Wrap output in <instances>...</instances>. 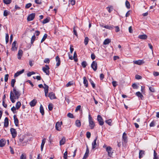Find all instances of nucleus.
Masks as SVG:
<instances>
[{"label":"nucleus","mask_w":159,"mask_h":159,"mask_svg":"<svg viewBox=\"0 0 159 159\" xmlns=\"http://www.w3.org/2000/svg\"><path fill=\"white\" fill-rule=\"evenodd\" d=\"M21 95L20 92L15 87L13 89V91H11L10 93V99L12 103L15 102V99H18Z\"/></svg>","instance_id":"1"},{"label":"nucleus","mask_w":159,"mask_h":159,"mask_svg":"<svg viewBox=\"0 0 159 159\" xmlns=\"http://www.w3.org/2000/svg\"><path fill=\"white\" fill-rule=\"evenodd\" d=\"M25 136L23 135L20 134L19 136L18 141V145L22 146H24L26 144V143L27 141L25 140Z\"/></svg>","instance_id":"2"},{"label":"nucleus","mask_w":159,"mask_h":159,"mask_svg":"<svg viewBox=\"0 0 159 159\" xmlns=\"http://www.w3.org/2000/svg\"><path fill=\"white\" fill-rule=\"evenodd\" d=\"M89 125L91 129H93L95 127V125L93 119L91 117L90 115H89Z\"/></svg>","instance_id":"3"},{"label":"nucleus","mask_w":159,"mask_h":159,"mask_svg":"<svg viewBox=\"0 0 159 159\" xmlns=\"http://www.w3.org/2000/svg\"><path fill=\"white\" fill-rule=\"evenodd\" d=\"M127 136L125 132H124L123 134L122 137V141L123 144H126L127 142Z\"/></svg>","instance_id":"4"},{"label":"nucleus","mask_w":159,"mask_h":159,"mask_svg":"<svg viewBox=\"0 0 159 159\" xmlns=\"http://www.w3.org/2000/svg\"><path fill=\"white\" fill-rule=\"evenodd\" d=\"M106 150L108 152V155L110 157H111L113 152L112 151V148L110 146H108L106 148Z\"/></svg>","instance_id":"5"},{"label":"nucleus","mask_w":159,"mask_h":159,"mask_svg":"<svg viewBox=\"0 0 159 159\" xmlns=\"http://www.w3.org/2000/svg\"><path fill=\"white\" fill-rule=\"evenodd\" d=\"M97 120L100 125H103L104 122L102 117L100 115H98V116Z\"/></svg>","instance_id":"6"},{"label":"nucleus","mask_w":159,"mask_h":159,"mask_svg":"<svg viewBox=\"0 0 159 159\" xmlns=\"http://www.w3.org/2000/svg\"><path fill=\"white\" fill-rule=\"evenodd\" d=\"M49 67L47 65H45V67H43L42 70L47 75H49Z\"/></svg>","instance_id":"7"},{"label":"nucleus","mask_w":159,"mask_h":159,"mask_svg":"<svg viewBox=\"0 0 159 159\" xmlns=\"http://www.w3.org/2000/svg\"><path fill=\"white\" fill-rule=\"evenodd\" d=\"M62 125V122H57L56 124L55 127L56 129L58 131H60L61 129V126Z\"/></svg>","instance_id":"8"},{"label":"nucleus","mask_w":159,"mask_h":159,"mask_svg":"<svg viewBox=\"0 0 159 159\" xmlns=\"http://www.w3.org/2000/svg\"><path fill=\"white\" fill-rule=\"evenodd\" d=\"M91 67L93 69L94 71H96L97 70V62L95 61H93L91 65Z\"/></svg>","instance_id":"9"},{"label":"nucleus","mask_w":159,"mask_h":159,"mask_svg":"<svg viewBox=\"0 0 159 159\" xmlns=\"http://www.w3.org/2000/svg\"><path fill=\"white\" fill-rule=\"evenodd\" d=\"M10 132L13 138H15L17 135V132L16 129L13 128L10 129Z\"/></svg>","instance_id":"10"},{"label":"nucleus","mask_w":159,"mask_h":159,"mask_svg":"<svg viewBox=\"0 0 159 159\" xmlns=\"http://www.w3.org/2000/svg\"><path fill=\"white\" fill-rule=\"evenodd\" d=\"M35 14L34 13H31L27 17V20L28 21H30L33 20L35 17Z\"/></svg>","instance_id":"11"},{"label":"nucleus","mask_w":159,"mask_h":159,"mask_svg":"<svg viewBox=\"0 0 159 159\" xmlns=\"http://www.w3.org/2000/svg\"><path fill=\"white\" fill-rule=\"evenodd\" d=\"M133 62L134 64L140 65L144 63V61L143 60H138L137 61H134Z\"/></svg>","instance_id":"12"},{"label":"nucleus","mask_w":159,"mask_h":159,"mask_svg":"<svg viewBox=\"0 0 159 159\" xmlns=\"http://www.w3.org/2000/svg\"><path fill=\"white\" fill-rule=\"evenodd\" d=\"M14 122L15 125L18 127L19 126V120L16 115H14L13 116Z\"/></svg>","instance_id":"13"},{"label":"nucleus","mask_w":159,"mask_h":159,"mask_svg":"<svg viewBox=\"0 0 159 159\" xmlns=\"http://www.w3.org/2000/svg\"><path fill=\"white\" fill-rule=\"evenodd\" d=\"M12 50L13 51H16L17 50V47L16 46V42L14 41L12 43V48H11Z\"/></svg>","instance_id":"14"},{"label":"nucleus","mask_w":159,"mask_h":159,"mask_svg":"<svg viewBox=\"0 0 159 159\" xmlns=\"http://www.w3.org/2000/svg\"><path fill=\"white\" fill-rule=\"evenodd\" d=\"M97 138L98 136H97L95 139L94 140L93 142L92 143V148L93 149H94L97 146L96 141Z\"/></svg>","instance_id":"15"},{"label":"nucleus","mask_w":159,"mask_h":159,"mask_svg":"<svg viewBox=\"0 0 159 159\" xmlns=\"http://www.w3.org/2000/svg\"><path fill=\"white\" fill-rule=\"evenodd\" d=\"M48 97L51 100L56 98L55 93L53 92H51L49 93Z\"/></svg>","instance_id":"16"},{"label":"nucleus","mask_w":159,"mask_h":159,"mask_svg":"<svg viewBox=\"0 0 159 159\" xmlns=\"http://www.w3.org/2000/svg\"><path fill=\"white\" fill-rule=\"evenodd\" d=\"M6 141L4 139H2L0 140V147H2L4 146Z\"/></svg>","instance_id":"17"},{"label":"nucleus","mask_w":159,"mask_h":159,"mask_svg":"<svg viewBox=\"0 0 159 159\" xmlns=\"http://www.w3.org/2000/svg\"><path fill=\"white\" fill-rule=\"evenodd\" d=\"M24 70L22 69V70L17 72L16 73H15L14 75V77H16L21 74L24 72Z\"/></svg>","instance_id":"18"},{"label":"nucleus","mask_w":159,"mask_h":159,"mask_svg":"<svg viewBox=\"0 0 159 159\" xmlns=\"http://www.w3.org/2000/svg\"><path fill=\"white\" fill-rule=\"evenodd\" d=\"M23 54V51L22 50L20 49L18 51L17 54V58L19 59H21Z\"/></svg>","instance_id":"19"},{"label":"nucleus","mask_w":159,"mask_h":159,"mask_svg":"<svg viewBox=\"0 0 159 159\" xmlns=\"http://www.w3.org/2000/svg\"><path fill=\"white\" fill-rule=\"evenodd\" d=\"M145 155V151L143 150H140L139 153V158H142Z\"/></svg>","instance_id":"20"},{"label":"nucleus","mask_w":159,"mask_h":159,"mask_svg":"<svg viewBox=\"0 0 159 159\" xmlns=\"http://www.w3.org/2000/svg\"><path fill=\"white\" fill-rule=\"evenodd\" d=\"M36 103V100L35 99H34L30 102V104L31 107H34Z\"/></svg>","instance_id":"21"},{"label":"nucleus","mask_w":159,"mask_h":159,"mask_svg":"<svg viewBox=\"0 0 159 159\" xmlns=\"http://www.w3.org/2000/svg\"><path fill=\"white\" fill-rule=\"evenodd\" d=\"M9 125L8 119L7 117H6L4 119V126L6 127L8 126Z\"/></svg>","instance_id":"22"},{"label":"nucleus","mask_w":159,"mask_h":159,"mask_svg":"<svg viewBox=\"0 0 159 159\" xmlns=\"http://www.w3.org/2000/svg\"><path fill=\"white\" fill-rule=\"evenodd\" d=\"M56 61L57 62L56 64V66H58L60 65L61 63L60 59L58 56H57L56 57Z\"/></svg>","instance_id":"23"},{"label":"nucleus","mask_w":159,"mask_h":159,"mask_svg":"<svg viewBox=\"0 0 159 159\" xmlns=\"http://www.w3.org/2000/svg\"><path fill=\"white\" fill-rule=\"evenodd\" d=\"M66 141V139L64 137H63L60 141V145H61L65 144Z\"/></svg>","instance_id":"24"},{"label":"nucleus","mask_w":159,"mask_h":159,"mask_svg":"<svg viewBox=\"0 0 159 159\" xmlns=\"http://www.w3.org/2000/svg\"><path fill=\"white\" fill-rule=\"evenodd\" d=\"M83 79L84 80L83 83L86 86V87H87L88 86V81L87 80L85 76L83 78Z\"/></svg>","instance_id":"25"},{"label":"nucleus","mask_w":159,"mask_h":159,"mask_svg":"<svg viewBox=\"0 0 159 159\" xmlns=\"http://www.w3.org/2000/svg\"><path fill=\"white\" fill-rule=\"evenodd\" d=\"M139 38L142 39H146L147 38V36L146 34H143L139 36Z\"/></svg>","instance_id":"26"},{"label":"nucleus","mask_w":159,"mask_h":159,"mask_svg":"<svg viewBox=\"0 0 159 159\" xmlns=\"http://www.w3.org/2000/svg\"><path fill=\"white\" fill-rule=\"evenodd\" d=\"M46 142V139H44L42 141V143L41 145V151H43L44 145Z\"/></svg>","instance_id":"27"},{"label":"nucleus","mask_w":159,"mask_h":159,"mask_svg":"<svg viewBox=\"0 0 159 159\" xmlns=\"http://www.w3.org/2000/svg\"><path fill=\"white\" fill-rule=\"evenodd\" d=\"M75 124L76 126L78 127H80L81 125L80 121L79 120H77L75 121Z\"/></svg>","instance_id":"28"},{"label":"nucleus","mask_w":159,"mask_h":159,"mask_svg":"<svg viewBox=\"0 0 159 159\" xmlns=\"http://www.w3.org/2000/svg\"><path fill=\"white\" fill-rule=\"evenodd\" d=\"M44 87L43 88L44 89V91L45 93H48V88L49 87L48 85H47L46 84H44Z\"/></svg>","instance_id":"29"},{"label":"nucleus","mask_w":159,"mask_h":159,"mask_svg":"<svg viewBox=\"0 0 159 159\" xmlns=\"http://www.w3.org/2000/svg\"><path fill=\"white\" fill-rule=\"evenodd\" d=\"M40 111L42 115H44V110L42 105H40Z\"/></svg>","instance_id":"30"},{"label":"nucleus","mask_w":159,"mask_h":159,"mask_svg":"<svg viewBox=\"0 0 159 159\" xmlns=\"http://www.w3.org/2000/svg\"><path fill=\"white\" fill-rule=\"evenodd\" d=\"M111 42V40L109 39H106L103 42V44L104 45H107L108 44Z\"/></svg>","instance_id":"31"},{"label":"nucleus","mask_w":159,"mask_h":159,"mask_svg":"<svg viewBox=\"0 0 159 159\" xmlns=\"http://www.w3.org/2000/svg\"><path fill=\"white\" fill-rule=\"evenodd\" d=\"M136 95L138 96L139 97L141 98V99H142L143 96L141 93L139 92H138L136 93Z\"/></svg>","instance_id":"32"},{"label":"nucleus","mask_w":159,"mask_h":159,"mask_svg":"<svg viewBox=\"0 0 159 159\" xmlns=\"http://www.w3.org/2000/svg\"><path fill=\"white\" fill-rule=\"evenodd\" d=\"M21 103L20 102H18L16 104V109H18L21 106Z\"/></svg>","instance_id":"33"},{"label":"nucleus","mask_w":159,"mask_h":159,"mask_svg":"<svg viewBox=\"0 0 159 159\" xmlns=\"http://www.w3.org/2000/svg\"><path fill=\"white\" fill-rule=\"evenodd\" d=\"M47 36H48L47 34H44L43 36V37L42 39H41V43H43L45 40V39H46Z\"/></svg>","instance_id":"34"},{"label":"nucleus","mask_w":159,"mask_h":159,"mask_svg":"<svg viewBox=\"0 0 159 159\" xmlns=\"http://www.w3.org/2000/svg\"><path fill=\"white\" fill-rule=\"evenodd\" d=\"M107 9L108 11L110 13L113 10V8L112 6H110L107 7Z\"/></svg>","instance_id":"35"},{"label":"nucleus","mask_w":159,"mask_h":159,"mask_svg":"<svg viewBox=\"0 0 159 159\" xmlns=\"http://www.w3.org/2000/svg\"><path fill=\"white\" fill-rule=\"evenodd\" d=\"M16 80L14 79H12L11 80V86L14 88H15L14 87V84L16 82Z\"/></svg>","instance_id":"36"},{"label":"nucleus","mask_w":159,"mask_h":159,"mask_svg":"<svg viewBox=\"0 0 159 159\" xmlns=\"http://www.w3.org/2000/svg\"><path fill=\"white\" fill-rule=\"evenodd\" d=\"M125 4L126 7L127 8L129 9L130 8V3L128 1H126L125 2Z\"/></svg>","instance_id":"37"},{"label":"nucleus","mask_w":159,"mask_h":159,"mask_svg":"<svg viewBox=\"0 0 159 159\" xmlns=\"http://www.w3.org/2000/svg\"><path fill=\"white\" fill-rule=\"evenodd\" d=\"M89 39L88 37H86L85 38L84 40V43L85 45H87L89 42Z\"/></svg>","instance_id":"38"},{"label":"nucleus","mask_w":159,"mask_h":159,"mask_svg":"<svg viewBox=\"0 0 159 159\" xmlns=\"http://www.w3.org/2000/svg\"><path fill=\"white\" fill-rule=\"evenodd\" d=\"M36 38L35 36V35H34L31 38V44H33L34 41H35Z\"/></svg>","instance_id":"39"},{"label":"nucleus","mask_w":159,"mask_h":159,"mask_svg":"<svg viewBox=\"0 0 159 159\" xmlns=\"http://www.w3.org/2000/svg\"><path fill=\"white\" fill-rule=\"evenodd\" d=\"M3 2L6 4H10L11 1V0H3Z\"/></svg>","instance_id":"40"},{"label":"nucleus","mask_w":159,"mask_h":159,"mask_svg":"<svg viewBox=\"0 0 159 159\" xmlns=\"http://www.w3.org/2000/svg\"><path fill=\"white\" fill-rule=\"evenodd\" d=\"M157 153L156 152V151L154 150V159H158V157L157 156Z\"/></svg>","instance_id":"41"},{"label":"nucleus","mask_w":159,"mask_h":159,"mask_svg":"<svg viewBox=\"0 0 159 159\" xmlns=\"http://www.w3.org/2000/svg\"><path fill=\"white\" fill-rule=\"evenodd\" d=\"M9 36L8 34H6V43H7L9 41Z\"/></svg>","instance_id":"42"},{"label":"nucleus","mask_w":159,"mask_h":159,"mask_svg":"<svg viewBox=\"0 0 159 159\" xmlns=\"http://www.w3.org/2000/svg\"><path fill=\"white\" fill-rule=\"evenodd\" d=\"M81 65L84 68L86 67L87 64L85 61H83L81 63Z\"/></svg>","instance_id":"43"},{"label":"nucleus","mask_w":159,"mask_h":159,"mask_svg":"<svg viewBox=\"0 0 159 159\" xmlns=\"http://www.w3.org/2000/svg\"><path fill=\"white\" fill-rule=\"evenodd\" d=\"M111 119L106 120L105 121V122L108 124L109 125H111Z\"/></svg>","instance_id":"44"},{"label":"nucleus","mask_w":159,"mask_h":159,"mask_svg":"<svg viewBox=\"0 0 159 159\" xmlns=\"http://www.w3.org/2000/svg\"><path fill=\"white\" fill-rule=\"evenodd\" d=\"M20 159H26L25 155L24 153H23L20 157Z\"/></svg>","instance_id":"45"},{"label":"nucleus","mask_w":159,"mask_h":159,"mask_svg":"<svg viewBox=\"0 0 159 159\" xmlns=\"http://www.w3.org/2000/svg\"><path fill=\"white\" fill-rule=\"evenodd\" d=\"M67 116L68 117L70 118H74V116H73V114H72L70 113H69L67 114Z\"/></svg>","instance_id":"46"},{"label":"nucleus","mask_w":159,"mask_h":159,"mask_svg":"<svg viewBox=\"0 0 159 159\" xmlns=\"http://www.w3.org/2000/svg\"><path fill=\"white\" fill-rule=\"evenodd\" d=\"M35 74V73L33 71L30 72H29L27 74V75L28 77L32 75Z\"/></svg>","instance_id":"47"},{"label":"nucleus","mask_w":159,"mask_h":159,"mask_svg":"<svg viewBox=\"0 0 159 159\" xmlns=\"http://www.w3.org/2000/svg\"><path fill=\"white\" fill-rule=\"evenodd\" d=\"M48 108L49 111H51L52 109L53 106L52 104H49L48 106Z\"/></svg>","instance_id":"48"},{"label":"nucleus","mask_w":159,"mask_h":159,"mask_svg":"<svg viewBox=\"0 0 159 159\" xmlns=\"http://www.w3.org/2000/svg\"><path fill=\"white\" fill-rule=\"evenodd\" d=\"M31 5L32 4L30 3H27L26 5L25 8H29L31 6Z\"/></svg>","instance_id":"49"},{"label":"nucleus","mask_w":159,"mask_h":159,"mask_svg":"<svg viewBox=\"0 0 159 159\" xmlns=\"http://www.w3.org/2000/svg\"><path fill=\"white\" fill-rule=\"evenodd\" d=\"M149 90L152 92H155V89H154V88L152 86H150L149 87Z\"/></svg>","instance_id":"50"},{"label":"nucleus","mask_w":159,"mask_h":159,"mask_svg":"<svg viewBox=\"0 0 159 159\" xmlns=\"http://www.w3.org/2000/svg\"><path fill=\"white\" fill-rule=\"evenodd\" d=\"M8 14V12L6 10H5L3 13V16H7Z\"/></svg>","instance_id":"51"},{"label":"nucleus","mask_w":159,"mask_h":159,"mask_svg":"<svg viewBox=\"0 0 159 159\" xmlns=\"http://www.w3.org/2000/svg\"><path fill=\"white\" fill-rule=\"evenodd\" d=\"M67 152L66 151L64 154V158L65 159H67Z\"/></svg>","instance_id":"52"},{"label":"nucleus","mask_w":159,"mask_h":159,"mask_svg":"<svg viewBox=\"0 0 159 159\" xmlns=\"http://www.w3.org/2000/svg\"><path fill=\"white\" fill-rule=\"evenodd\" d=\"M8 76H9V75L7 74L5 75L4 80H5V81L6 82L8 80Z\"/></svg>","instance_id":"53"},{"label":"nucleus","mask_w":159,"mask_h":159,"mask_svg":"<svg viewBox=\"0 0 159 159\" xmlns=\"http://www.w3.org/2000/svg\"><path fill=\"white\" fill-rule=\"evenodd\" d=\"M132 87L134 89H137V85L135 83H134L132 85Z\"/></svg>","instance_id":"54"},{"label":"nucleus","mask_w":159,"mask_h":159,"mask_svg":"<svg viewBox=\"0 0 159 159\" xmlns=\"http://www.w3.org/2000/svg\"><path fill=\"white\" fill-rule=\"evenodd\" d=\"M86 135L87 137V138L89 139L90 137V136H91V133H90V132H87L86 133Z\"/></svg>","instance_id":"55"},{"label":"nucleus","mask_w":159,"mask_h":159,"mask_svg":"<svg viewBox=\"0 0 159 159\" xmlns=\"http://www.w3.org/2000/svg\"><path fill=\"white\" fill-rule=\"evenodd\" d=\"M35 2L36 3L38 4H40L42 3L41 0H35Z\"/></svg>","instance_id":"56"},{"label":"nucleus","mask_w":159,"mask_h":159,"mask_svg":"<svg viewBox=\"0 0 159 159\" xmlns=\"http://www.w3.org/2000/svg\"><path fill=\"white\" fill-rule=\"evenodd\" d=\"M73 32L74 34L76 36H78V34L77 33L76 30L75 29V28L74 27L73 28Z\"/></svg>","instance_id":"57"},{"label":"nucleus","mask_w":159,"mask_h":159,"mask_svg":"<svg viewBox=\"0 0 159 159\" xmlns=\"http://www.w3.org/2000/svg\"><path fill=\"white\" fill-rule=\"evenodd\" d=\"M80 108H81V106L80 105H78V106L76 107V108L75 109V111L76 112H77L78 110H79L80 109Z\"/></svg>","instance_id":"58"},{"label":"nucleus","mask_w":159,"mask_h":159,"mask_svg":"<svg viewBox=\"0 0 159 159\" xmlns=\"http://www.w3.org/2000/svg\"><path fill=\"white\" fill-rule=\"evenodd\" d=\"M16 109V108H15L14 106H13L12 107H11V110L14 113H16V112H15V111Z\"/></svg>","instance_id":"59"},{"label":"nucleus","mask_w":159,"mask_h":159,"mask_svg":"<svg viewBox=\"0 0 159 159\" xmlns=\"http://www.w3.org/2000/svg\"><path fill=\"white\" fill-rule=\"evenodd\" d=\"M49 21V20L47 18H46L43 20V24H45L48 22Z\"/></svg>","instance_id":"60"},{"label":"nucleus","mask_w":159,"mask_h":159,"mask_svg":"<svg viewBox=\"0 0 159 159\" xmlns=\"http://www.w3.org/2000/svg\"><path fill=\"white\" fill-rule=\"evenodd\" d=\"M90 82L91 84L93 87V88H94L95 87V84L94 83L93 81L91 80H90Z\"/></svg>","instance_id":"61"},{"label":"nucleus","mask_w":159,"mask_h":159,"mask_svg":"<svg viewBox=\"0 0 159 159\" xmlns=\"http://www.w3.org/2000/svg\"><path fill=\"white\" fill-rule=\"evenodd\" d=\"M155 126V122L154 121H152L150 124V126L153 127Z\"/></svg>","instance_id":"62"},{"label":"nucleus","mask_w":159,"mask_h":159,"mask_svg":"<svg viewBox=\"0 0 159 159\" xmlns=\"http://www.w3.org/2000/svg\"><path fill=\"white\" fill-rule=\"evenodd\" d=\"M73 83H72L71 82H69L68 83H67L66 84V86L68 87L69 86H70L71 85H72L73 84Z\"/></svg>","instance_id":"63"},{"label":"nucleus","mask_w":159,"mask_h":159,"mask_svg":"<svg viewBox=\"0 0 159 159\" xmlns=\"http://www.w3.org/2000/svg\"><path fill=\"white\" fill-rule=\"evenodd\" d=\"M135 78L137 80H139L141 79L142 77L140 76L136 75H135Z\"/></svg>","instance_id":"64"}]
</instances>
